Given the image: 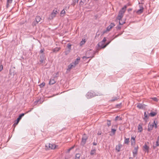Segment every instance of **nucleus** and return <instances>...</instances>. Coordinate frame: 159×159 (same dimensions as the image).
I'll return each mask as SVG.
<instances>
[{
    "mask_svg": "<svg viewBox=\"0 0 159 159\" xmlns=\"http://www.w3.org/2000/svg\"><path fill=\"white\" fill-rule=\"evenodd\" d=\"M127 6L125 5L122 8L120 11L118 16L116 18V19L118 20H120L122 18L124 14L125 13Z\"/></svg>",
    "mask_w": 159,
    "mask_h": 159,
    "instance_id": "f257e3e1",
    "label": "nucleus"
},
{
    "mask_svg": "<svg viewBox=\"0 0 159 159\" xmlns=\"http://www.w3.org/2000/svg\"><path fill=\"white\" fill-rule=\"evenodd\" d=\"M96 52H97V50L95 52L91 49L88 50L86 53V57H84L83 58V59H84L85 58H88L91 57V58H92L94 57L95 54Z\"/></svg>",
    "mask_w": 159,
    "mask_h": 159,
    "instance_id": "f03ea898",
    "label": "nucleus"
},
{
    "mask_svg": "<svg viewBox=\"0 0 159 159\" xmlns=\"http://www.w3.org/2000/svg\"><path fill=\"white\" fill-rule=\"evenodd\" d=\"M102 95L101 93H97V94L93 92H88L86 94V96L88 98H90L96 96H100Z\"/></svg>",
    "mask_w": 159,
    "mask_h": 159,
    "instance_id": "7ed1b4c3",
    "label": "nucleus"
},
{
    "mask_svg": "<svg viewBox=\"0 0 159 159\" xmlns=\"http://www.w3.org/2000/svg\"><path fill=\"white\" fill-rule=\"evenodd\" d=\"M105 43V42H103L102 41L97 44L98 47H97L96 48L97 52H98V51L101 49L103 48L102 47L104 46V43Z\"/></svg>",
    "mask_w": 159,
    "mask_h": 159,
    "instance_id": "20e7f679",
    "label": "nucleus"
},
{
    "mask_svg": "<svg viewBox=\"0 0 159 159\" xmlns=\"http://www.w3.org/2000/svg\"><path fill=\"white\" fill-rule=\"evenodd\" d=\"M57 13V10H54L53 12L48 17L49 19L50 20L52 19L54 17L56 16Z\"/></svg>",
    "mask_w": 159,
    "mask_h": 159,
    "instance_id": "39448f33",
    "label": "nucleus"
},
{
    "mask_svg": "<svg viewBox=\"0 0 159 159\" xmlns=\"http://www.w3.org/2000/svg\"><path fill=\"white\" fill-rule=\"evenodd\" d=\"M45 146L47 148H48V149H53L56 148V146L54 144L49 143L46 144Z\"/></svg>",
    "mask_w": 159,
    "mask_h": 159,
    "instance_id": "423d86ee",
    "label": "nucleus"
},
{
    "mask_svg": "<svg viewBox=\"0 0 159 159\" xmlns=\"http://www.w3.org/2000/svg\"><path fill=\"white\" fill-rule=\"evenodd\" d=\"M25 114V113H22L18 117L17 119L16 122H15L14 124H13V125L14 126V127H15L16 125H17L18 124L20 120H21L22 117L24 116Z\"/></svg>",
    "mask_w": 159,
    "mask_h": 159,
    "instance_id": "0eeeda50",
    "label": "nucleus"
},
{
    "mask_svg": "<svg viewBox=\"0 0 159 159\" xmlns=\"http://www.w3.org/2000/svg\"><path fill=\"white\" fill-rule=\"evenodd\" d=\"M87 139L88 138L85 135H84L83 136L82 141L81 143V145L82 146H84L86 143V141Z\"/></svg>",
    "mask_w": 159,
    "mask_h": 159,
    "instance_id": "6e6552de",
    "label": "nucleus"
},
{
    "mask_svg": "<svg viewBox=\"0 0 159 159\" xmlns=\"http://www.w3.org/2000/svg\"><path fill=\"white\" fill-rule=\"evenodd\" d=\"M138 146L136 147H135L134 150L133 151L134 157H135L137 154L138 150Z\"/></svg>",
    "mask_w": 159,
    "mask_h": 159,
    "instance_id": "1a4fd4ad",
    "label": "nucleus"
},
{
    "mask_svg": "<svg viewBox=\"0 0 159 159\" xmlns=\"http://www.w3.org/2000/svg\"><path fill=\"white\" fill-rule=\"evenodd\" d=\"M80 60V57H78L75 60L74 62H72L73 64L75 66H76L77 64H79V63Z\"/></svg>",
    "mask_w": 159,
    "mask_h": 159,
    "instance_id": "9d476101",
    "label": "nucleus"
},
{
    "mask_svg": "<svg viewBox=\"0 0 159 159\" xmlns=\"http://www.w3.org/2000/svg\"><path fill=\"white\" fill-rule=\"evenodd\" d=\"M115 25L114 23H111V24L107 27V31H109Z\"/></svg>",
    "mask_w": 159,
    "mask_h": 159,
    "instance_id": "9b49d317",
    "label": "nucleus"
},
{
    "mask_svg": "<svg viewBox=\"0 0 159 159\" xmlns=\"http://www.w3.org/2000/svg\"><path fill=\"white\" fill-rule=\"evenodd\" d=\"M75 66L73 64V63H72L68 66L67 69V70L69 71H70L71 69L75 68Z\"/></svg>",
    "mask_w": 159,
    "mask_h": 159,
    "instance_id": "f8f14e48",
    "label": "nucleus"
},
{
    "mask_svg": "<svg viewBox=\"0 0 159 159\" xmlns=\"http://www.w3.org/2000/svg\"><path fill=\"white\" fill-rule=\"evenodd\" d=\"M154 126V125L153 123L152 124H150L149 123L148 124V130L149 131H150L152 129L153 127Z\"/></svg>",
    "mask_w": 159,
    "mask_h": 159,
    "instance_id": "ddd939ff",
    "label": "nucleus"
},
{
    "mask_svg": "<svg viewBox=\"0 0 159 159\" xmlns=\"http://www.w3.org/2000/svg\"><path fill=\"white\" fill-rule=\"evenodd\" d=\"M55 78H52L50 79L49 84V85H52L56 82V81L55 80Z\"/></svg>",
    "mask_w": 159,
    "mask_h": 159,
    "instance_id": "4468645a",
    "label": "nucleus"
},
{
    "mask_svg": "<svg viewBox=\"0 0 159 159\" xmlns=\"http://www.w3.org/2000/svg\"><path fill=\"white\" fill-rule=\"evenodd\" d=\"M122 147V145L119 144L118 145L116 146V149L117 152H119L120 151V149Z\"/></svg>",
    "mask_w": 159,
    "mask_h": 159,
    "instance_id": "2eb2a0df",
    "label": "nucleus"
},
{
    "mask_svg": "<svg viewBox=\"0 0 159 159\" xmlns=\"http://www.w3.org/2000/svg\"><path fill=\"white\" fill-rule=\"evenodd\" d=\"M159 146V135L157 137V140L156 142V146H153V148L154 149H155V148Z\"/></svg>",
    "mask_w": 159,
    "mask_h": 159,
    "instance_id": "dca6fc26",
    "label": "nucleus"
},
{
    "mask_svg": "<svg viewBox=\"0 0 159 159\" xmlns=\"http://www.w3.org/2000/svg\"><path fill=\"white\" fill-rule=\"evenodd\" d=\"M88 1V0H81L80 3V5L83 6L84 4H86L87 2V1Z\"/></svg>",
    "mask_w": 159,
    "mask_h": 159,
    "instance_id": "f3484780",
    "label": "nucleus"
},
{
    "mask_svg": "<svg viewBox=\"0 0 159 159\" xmlns=\"http://www.w3.org/2000/svg\"><path fill=\"white\" fill-rule=\"evenodd\" d=\"M144 106L143 104L139 103L137 104V107L140 109H142L144 108Z\"/></svg>",
    "mask_w": 159,
    "mask_h": 159,
    "instance_id": "a211bd4d",
    "label": "nucleus"
},
{
    "mask_svg": "<svg viewBox=\"0 0 159 159\" xmlns=\"http://www.w3.org/2000/svg\"><path fill=\"white\" fill-rule=\"evenodd\" d=\"M143 7H140V9L139 10H138L136 12V13L138 14H139L142 13L143 11Z\"/></svg>",
    "mask_w": 159,
    "mask_h": 159,
    "instance_id": "6ab92c4d",
    "label": "nucleus"
},
{
    "mask_svg": "<svg viewBox=\"0 0 159 159\" xmlns=\"http://www.w3.org/2000/svg\"><path fill=\"white\" fill-rule=\"evenodd\" d=\"M12 0H7L6 7L8 8L9 7V4L12 3Z\"/></svg>",
    "mask_w": 159,
    "mask_h": 159,
    "instance_id": "aec40b11",
    "label": "nucleus"
},
{
    "mask_svg": "<svg viewBox=\"0 0 159 159\" xmlns=\"http://www.w3.org/2000/svg\"><path fill=\"white\" fill-rule=\"evenodd\" d=\"M60 49V48L57 47L53 49L52 51L53 52L56 53L57 52H58Z\"/></svg>",
    "mask_w": 159,
    "mask_h": 159,
    "instance_id": "412c9836",
    "label": "nucleus"
},
{
    "mask_svg": "<svg viewBox=\"0 0 159 159\" xmlns=\"http://www.w3.org/2000/svg\"><path fill=\"white\" fill-rule=\"evenodd\" d=\"M138 129L139 132H141L143 131V128L142 126L140 124H139L138 126Z\"/></svg>",
    "mask_w": 159,
    "mask_h": 159,
    "instance_id": "4be33fe9",
    "label": "nucleus"
},
{
    "mask_svg": "<svg viewBox=\"0 0 159 159\" xmlns=\"http://www.w3.org/2000/svg\"><path fill=\"white\" fill-rule=\"evenodd\" d=\"M41 19V18L39 16H36V18H35V20H36V22L37 23H38V22H39L40 21Z\"/></svg>",
    "mask_w": 159,
    "mask_h": 159,
    "instance_id": "5701e85b",
    "label": "nucleus"
},
{
    "mask_svg": "<svg viewBox=\"0 0 159 159\" xmlns=\"http://www.w3.org/2000/svg\"><path fill=\"white\" fill-rule=\"evenodd\" d=\"M45 50L44 48L41 49L40 51V53H42L43 54L41 56H40V57L41 58L42 57H43V55L44 54V51Z\"/></svg>",
    "mask_w": 159,
    "mask_h": 159,
    "instance_id": "b1692460",
    "label": "nucleus"
},
{
    "mask_svg": "<svg viewBox=\"0 0 159 159\" xmlns=\"http://www.w3.org/2000/svg\"><path fill=\"white\" fill-rule=\"evenodd\" d=\"M96 153V149H93L91 150L90 152V155H93Z\"/></svg>",
    "mask_w": 159,
    "mask_h": 159,
    "instance_id": "393cba45",
    "label": "nucleus"
},
{
    "mask_svg": "<svg viewBox=\"0 0 159 159\" xmlns=\"http://www.w3.org/2000/svg\"><path fill=\"white\" fill-rule=\"evenodd\" d=\"M157 114V113L155 112L152 111L149 114L151 116L153 117L155 116Z\"/></svg>",
    "mask_w": 159,
    "mask_h": 159,
    "instance_id": "a878e982",
    "label": "nucleus"
},
{
    "mask_svg": "<svg viewBox=\"0 0 159 159\" xmlns=\"http://www.w3.org/2000/svg\"><path fill=\"white\" fill-rule=\"evenodd\" d=\"M125 140L124 141V143L126 144H128L129 142V138H126L125 137Z\"/></svg>",
    "mask_w": 159,
    "mask_h": 159,
    "instance_id": "bb28decb",
    "label": "nucleus"
},
{
    "mask_svg": "<svg viewBox=\"0 0 159 159\" xmlns=\"http://www.w3.org/2000/svg\"><path fill=\"white\" fill-rule=\"evenodd\" d=\"M144 149L148 151L149 150V147L146 144H145L143 147Z\"/></svg>",
    "mask_w": 159,
    "mask_h": 159,
    "instance_id": "cd10ccee",
    "label": "nucleus"
},
{
    "mask_svg": "<svg viewBox=\"0 0 159 159\" xmlns=\"http://www.w3.org/2000/svg\"><path fill=\"white\" fill-rule=\"evenodd\" d=\"M115 120L116 121L117 120H122V118L121 117H119L118 116H116L115 118Z\"/></svg>",
    "mask_w": 159,
    "mask_h": 159,
    "instance_id": "c85d7f7f",
    "label": "nucleus"
},
{
    "mask_svg": "<svg viewBox=\"0 0 159 159\" xmlns=\"http://www.w3.org/2000/svg\"><path fill=\"white\" fill-rule=\"evenodd\" d=\"M85 43V39L83 40V39L81 41V42L80 43V46H82Z\"/></svg>",
    "mask_w": 159,
    "mask_h": 159,
    "instance_id": "c756f323",
    "label": "nucleus"
},
{
    "mask_svg": "<svg viewBox=\"0 0 159 159\" xmlns=\"http://www.w3.org/2000/svg\"><path fill=\"white\" fill-rule=\"evenodd\" d=\"M80 155L79 153L76 154L75 155V159H80Z\"/></svg>",
    "mask_w": 159,
    "mask_h": 159,
    "instance_id": "7c9ffc66",
    "label": "nucleus"
},
{
    "mask_svg": "<svg viewBox=\"0 0 159 159\" xmlns=\"http://www.w3.org/2000/svg\"><path fill=\"white\" fill-rule=\"evenodd\" d=\"M135 140L134 139V140H131V144L132 146H134L135 145Z\"/></svg>",
    "mask_w": 159,
    "mask_h": 159,
    "instance_id": "2f4dec72",
    "label": "nucleus"
},
{
    "mask_svg": "<svg viewBox=\"0 0 159 159\" xmlns=\"http://www.w3.org/2000/svg\"><path fill=\"white\" fill-rule=\"evenodd\" d=\"M116 130L114 129H111V132L113 133V134H114L115 133Z\"/></svg>",
    "mask_w": 159,
    "mask_h": 159,
    "instance_id": "473e14b6",
    "label": "nucleus"
},
{
    "mask_svg": "<svg viewBox=\"0 0 159 159\" xmlns=\"http://www.w3.org/2000/svg\"><path fill=\"white\" fill-rule=\"evenodd\" d=\"M107 125L108 127L110 126L111 125V122L110 120H107Z\"/></svg>",
    "mask_w": 159,
    "mask_h": 159,
    "instance_id": "72a5a7b5",
    "label": "nucleus"
},
{
    "mask_svg": "<svg viewBox=\"0 0 159 159\" xmlns=\"http://www.w3.org/2000/svg\"><path fill=\"white\" fill-rule=\"evenodd\" d=\"M153 123L154 125H154H154V127L155 128H157V122H156L154 120Z\"/></svg>",
    "mask_w": 159,
    "mask_h": 159,
    "instance_id": "f704fd0d",
    "label": "nucleus"
},
{
    "mask_svg": "<svg viewBox=\"0 0 159 159\" xmlns=\"http://www.w3.org/2000/svg\"><path fill=\"white\" fill-rule=\"evenodd\" d=\"M111 41H109L107 43L105 44L104 45V46L102 47L103 48H105L108 44L111 42Z\"/></svg>",
    "mask_w": 159,
    "mask_h": 159,
    "instance_id": "c9c22d12",
    "label": "nucleus"
},
{
    "mask_svg": "<svg viewBox=\"0 0 159 159\" xmlns=\"http://www.w3.org/2000/svg\"><path fill=\"white\" fill-rule=\"evenodd\" d=\"M144 120H145L146 119H148V116L147 115V114H146V112H144Z\"/></svg>",
    "mask_w": 159,
    "mask_h": 159,
    "instance_id": "e433bc0d",
    "label": "nucleus"
},
{
    "mask_svg": "<svg viewBox=\"0 0 159 159\" xmlns=\"http://www.w3.org/2000/svg\"><path fill=\"white\" fill-rule=\"evenodd\" d=\"M45 83L44 82L42 83L40 85V87L41 88L43 87L45 85Z\"/></svg>",
    "mask_w": 159,
    "mask_h": 159,
    "instance_id": "4c0bfd02",
    "label": "nucleus"
},
{
    "mask_svg": "<svg viewBox=\"0 0 159 159\" xmlns=\"http://www.w3.org/2000/svg\"><path fill=\"white\" fill-rule=\"evenodd\" d=\"M71 45L70 44V43H68L67 44V47L68 48V49H71Z\"/></svg>",
    "mask_w": 159,
    "mask_h": 159,
    "instance_id": "58836bf2",
    "label": "nucleus"
},
{
    "mask_svg": "<svg viewBox=\"0 0 159 159\" xmlns=\"http://www.w3.org/2000/svg\"><path fill=\"white\" fill-rule=\"evenodd\" d=\"M121 106V103H120V104H117L116 105V107H117V108H120V107Z\"/></svg>",
    "mask_w": 159,
    "mask_h": 159,
    "instance_id": "ea45409f",
    "label": "nucleus"
},
{
    "mask_svg": "<svg viewBox=\"0 0 159 159\" xmlns=\"http://www.w3.org/2000/svg\"><path fill=\"white\" fill-rule=\"evenodd\" d=\"M76 2V0H74V1H73V2L72 4V5L73 6H74L75 5Z\"/></svg>",
    "mask_w": 159,
    "mask_h": 159,
    "instance_id": "a19ab883",
    "label": "nucleus"
},
{
    "mask_svg": "<svg viewBox=\"0 0 159 159\" xmlns=\"http://www.w3.org/2000/svg\"><path fill=\"white\" fill-rule=\"evenodd\" d=\"M3 69V66L2 65H1L0 66V72Z\"/></svg>",
    "mask_w": 159,
    "mask_h": 159,
    "instance_id": "79ce46f5",
    "label": "nucleus"
},
{
    "mask_svg": "<svg viewBox=\"0 0 159 159\" xmlns=\"http://www.w3.org/2000/svg\"><path fill=\"white\" fill-rule=\"evenodd\" d=\"M65 11L64 10V9L62 10L61 12V14H65Z\"/></svg>",
    "mask_w": 159,
    "mask_h": 159,
    "instance_id": "37998d69",
    "label": "nucleus"
},
{
    "mask_svg": "<svg viewBox=\"0 0 159 159\" xmlns=\"http://www.w3.org/2000/svg\"><path fill=\"white\" fill-rule=\"evenodd\" d=\"M152 100L155 101H157V98H152Z\"/></svg>",
    "mask_w": 159,
    "mask_h": 159,
    "instance_id": "c03bdc74",
    "label": "nucleus"
},
{
    "mask_svg": "<svg viewBox=\"0 0 159 159\" xmlns=\"http://www.w3.org/2000/svg\"><path fill=\"white\" fill-rule=\"evenodd\" d=\"M120 20H119V24L120 25H123V24L125 23V22H120Z\"/></svg>",
    "mask_w": 159,
    "mask_h": 159,
    "instance_id": "a18cd8bd",
    "label": "nucleus"
},
{
    "mask_svg": "<svg viewBox=\"0 0 159 159\" xmlns=\"http://www.w3.org/2000/svg\"><path fill=\"white\" fill-rule=\"evenodd\" d=\"M122 34V33H121V34H118L117 35H116L115 36V37H114V38H117V37H118L121 34Z\"/></svg>",
    "mask_w": 159,
    "mask_h": 159,
    "instance_id": "49530a36",
    "label": "nucleus"
},
{
    "mask_svg": "<svg viewBox=\"0 0 159 159\" xmlns=\"http://www.w3.org/2000/svg\"><path fill=\"white\" fill-rule=\"evenodd\" d=\"M102 41L103 42H105L106 41V38L105 37L104 38Z\"/></svg>",
    "mask_w": 159,
    "mask_h": 159,
    "instance_id": "de8ad7c7",
    "label": "nucleus"
},
{
    "mask_svg": "<svg viewBox=\"0 0 159 159\" xmlns=\"http://www.w3.org/2000/svg\"><path fill=\"white\" fill-rule=\"evenodd\" d=\"M74 148V147L73 146V147H71V148H69L68 151V152H69L70 150H71L72 149H73Z\"/></svg>",
    "mask_w": 159,
    "mask_h": 159,
    "instance_id": "09e8293b",
    "label": "nucleus"
},
{
    "mask_svg": "<svg viewBox=\"0 0 159 159\" xmlns=\"http://www.w3.org/2000/svg\"><path fill=\"white\" fill-rule=\"evenodd\" d=\"M116 28L120 30L121 29V27L120 26H118L116 27Z\"/></svg>",
    "mask_w": 159,
    "mask_h": 159,
    "instance_id": "8fccbe9b",
    "label": "nucleus"
},
{
    "mask_svg": "<svg viewBox=\"0 0 159 159\" xmlns=\"http://www.w3.org/2000/svg\"><path fill=\"white\" fill-rule=\"evenodd\" d=\"M94 145H97V143L95 142H94L93 143Z\"/></svg>",
    "mask_w": 159,
    "mask_h": 159,
    "instance_id": "3c124183",
    "label": "nucleus"
},
{
    "mask_svg": "<svg viewBox=\"0 0 159 159\" xmlns=\"http://www.w3.org/2000/svg\"><path fill=\"white\" fill-rule=\"evenodd\" d=\"M134 139H135V138L133 137H131V140H134Z\"/></svg>",
    "mask_w": 159,
    "mask_h": 159,
    "instance_id": "603ef678",
    "label": "nucleus"
},
{
    "mask_svg": "<svg viewBox=\"0 0 159 159\" xmlns=\"http://www.w3.org/2000/svg\"><path fill=\"white\" fill-rule=\"evenodd\" d=\"M43 60L42 59H41L40 61V62H41V63H42L43 62Z\"/></svg>",
    "mask_w": 159,
    "mask_h": 159,
    "instance_id": "864d4df0",
    "label": "nucleus"
},
{
    "mask_svg": "<svg viewBox=\"0 0 159 159\" xmlns=\"http://www.w3.org/2000/svg\"><path fill=\"white\" fill-rule=\"evenodd\" d=\"M101 134V132H98V135H100Z\"/></svg>",
    "mask_w": 159,
    "mask_h": 159,
    "instance_id": "5fc2aeb1",
    "label": "nucleus"
},
{
    "mask_svg": "<svg viewBox=\"0 0 159 159\" xmlns=\"http://www.w3.org/2000/svg\"><path fill=\"white\" fill-rule=\"evenodd\" d=\"M117 99V98H114V99H112V100L113 101H115V100H116Z\"/></svg>",
    "mask_w": 159,
    "mask_h": 159,
    "instance_id": "6e6d98bb",
    "label": "nucleus"
},
{
    "mask_svg": "<svg viewBox=\"0 0 159 159\" xmlns=\"http://www.w3.org/2000/svg\"><path fill=\"white\" fill-rule=\"evenodd\" d=\"M76 0V2L77 3H78L79 0Z\"/></svg>",
    "mask_w": 159,
    "mask_h": 159,
    "instance_id": "4d7b16f0",
    "label": "nucleus"
},
{
    "mask_svg": "<svg viewBox=\"0 0 159 159\" xmlns=\"http://www.w3.org/2000/svg\"><path fill=\"white\" fill-rule=\"evenodd\" d=\"M129 159H133V158L130 157H129Z\"/></svg>",
    "mask_w": 159,
    "mask_h": 159,
    "instance_id": "13d9d810",
    "label": "nucleus"
}]
</instances>
